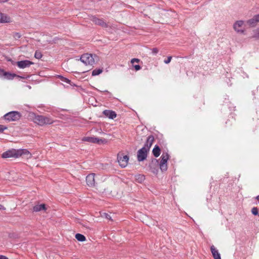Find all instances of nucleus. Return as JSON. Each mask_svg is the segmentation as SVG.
<instances>
[{"mask_svg": "<svg viewBox=\"0 0 259 259\" xmlns=\"http://www.w3.org/2000/svg\"><path fill=\"white\" fill-rule=\"evenodd\" d=\"M33 121L39 125L43 126L45 124H50L53 123L54 120L50 117L35 115L33 117Z\"/></svg>", "mask_w": 259, "mask_h": 259, "instance_id": "f257e3e1", "label": "nucleus"}, {"mask_svg": "<svg viewBox=\"0 0 259 259\" xmlns=\"http://www.w3.org/2000/svg\"><path fill=\"white\" fill-rule=\"evenodd\" d=\"M5 119L10 121H17L21 117V114L18 111H11L4 115Z\"/></svg>", "mask_w": 259, "mask_h": 259, "instance_id": "f03ea898", "label": "nucleus"}, {"mask_svg": "<svg viewBox=\"0 0 259 259\" xmlns=\"http://www.w3.org/2000/svg\"><path fill=\"white\" fill-rule=\"evenodd\" d=\"M80 61L85 65H93L95 62L93 55L91 54H83L80 57Z\"/></svg>", "mask_w": 259, "mask_h": 259, "instance_id": "7ed1b4c3", "label": "nucleus"}, {"mask_svg": "<svg viewBox=\"0 0 259 259\" xmlns=\"http://www.w3.org/2000/svg\"><path fill=\"white\" fill-rule=\"evenodd\" d=\"M161 160L160 161L159 167L161 171H166L167 169V161L169 159V155L167 153H163L161 156Z\"/></svg>", "mask_w": 259, "mask_h": 259, "instance_id": "20e7f679", "label": "nucleus"}, {"mask_svg": "<svg viewBox=\"0 0 259 259\" xmlns=\"http://www.w3.org/2000/svg\"><path fill=\"white\" fill-rule=\"evenodd\" d=\"M82 141L88 142L92 143L98 144H105L107 143V140L105 139H99L96 137H85L82 139Z\"/></svg>", "mask_w": 259, "mask_h": 259, "instance_id": "39448f33", "label": "nucleus"}, {"mask_svg": "<svg viewBox=\"0 0 259 259\" xmlns=\"http://www.w3.org/2000/svg\"><path fill=\"white\" fill-rule=\"evenodd\" d=\"M2 157L3 158H18V150L12 149L8 150L2 154Z\"/></svg>", "mask_w": 259, "mask_h": 259, "instance_id": "423d86ee", "label": "nucleus"}, {"mask_svg": "<svg viewBox=\"0 0 259 259\" xmlns=\"http://www.w3.org/2000/svg\"><path fill=\"white\" fill-rule=\"evenodd\" d=\"M148 151V150H147V148L143 147L138 150L137 152L138 160L139 161H142L145 160L147 157Z\"/></svg>", "mask_w": 259, "mask_h": 259, "instance_id": "0eeeda50", "label": "nucleus"}, {"mask_svg": "<svg viewBox=\"0 0 259 259\" xmlns=\"http://www.w3.org/2000/svg\"><path fill=\"white\" fill-rule=\"evenodd\" d=\"M244 22L242 20L237 21L233 25V28L237 32L242 34L244 32V29L243 27Z\"/></svg>", "mask_w": 259, "mask_h": 259, "instance_id": "6e6552de", "label": "nucleus"}, {"mask_svg": "<svg viewBox=\"0 0 259 259\" xmlns=\"http://www.w3.org/2000/svg\"><path fill=\"white\" fill-rule=\"evenodd\" d=\"M118 162L121 167H125L128 163V157L127 155L121 156L118 155L117 156Z\"/></svg>", "mask_w": 259, "mask_h": 259, "instance_id": "1a4fd4ad", "label": "nucleus"}, {"mask_svg": "<svg viewBox=\"0 0 259 259\" xmlns=\"http://www.w3.org/2000/svg\"><path fill=\"white\" fill-rule=\"evenodd\" d=\"M33 64V62L29 60H23L17 62V66L20 69H24L29 67L31 65Z\"/></svg>", "mask_w": 259, "mask_h": 259, "instance_id": "9d476101", "label": "nucleus"}, {"mask_svg": "<svg viewBox=\"0 0 259 259\" xmlns=\"http://www.w3.org/2000/svg\"><path fill=\"white\" fill-rule=\"evenodd\" d=\"M86 182L88 186L90 187L94 186L95 185V174H91L86 177Z\"/></svg>", "mask_w": 259, "mask_h": 259, "instance_id": "9b49d317", "label": "nucleus"}, {"mask_svg": "<svg viewBox=\"0 0 259 259\" xmlns=\"http://www.w3.org/2000/svg\"><path fill=\"white\" fill-rule=\"evenodd\" d=\"M16 74L10 73L5 72L3 70H0V76H4L5 78L7 79H13L14 77L16 76Z\"/></svg>", "mask_w": 259, "mask_h": 259, "instance_id": "f8f14e48", "label": "nucleus"}, {"mask_svg": "<svg viewBox=\"0 0 259 259\" xmlns=\"http://www.w3.org/2000/svg\"><path fill=\"white\" fill-rule=\"evenodd\" d=\"M25 155L26 158L27 159H29L31 158V154L29 152V151H28L26 149H18V157L22 156Z\"/></svg>", "mask_w": 259, "mask_h": 259, "instance_id": "ddd939ff", "label": "nucleus"}, {"mask_svg": "<svg viewBox=\"0 0 259 259\" xmlns=\"http://www.w3.org/2000/svg\"><path fill=\"white\" fill-rule=\"evenodd\" d=\"M259 22V14L255 15L251 19L247 21V23L250 26H254Z\"/></svg>", "mask_w": 259, "mask_h": 259, "instance_id": "4468645a", "label": "nucleus"}, {"mask_svg": "<svg viewBox=\"0 0 259 259\" xmlns=\"http://www.w3.org/2000/svg\"><path fill=\"white\" fill-rule=\"evenodd\" d=\"M103 113L105 116L111 119L115 118L117 115L114 111L109 110H105Z\"/></svg>", "mask_w": 259, "mask_h": 259, "instance_id": "2eb2a0df", "label": "nucleus"}, {"mask_svg": "<svg viewBox=\"0 0 259 259\" xmlns=\"http://www.w3.org/2000/svg\"><path fill=\"white\" fill-rule=\"evenodd\" d=\"M92 20L95 24L100 25L102 27H106L107 26L106 23L102 19H99L96 17H93Z\"/></svg>", "mask_w": 259, "mask_h": 259, "instance_id": "dca6fc26", "label": "nucleus"}, {"mask_svg": "<svg viewBox=\"0 0 259 259\" xmlns=\"http://www.w3.org/2000/svg\"><path fill=\"white\" fill-rule=\"evenodd\" d=\"M210 250L214 259H221L220 254L213 245L211 246Z\"/></svg>", "mask_w": 259, "mask_h": 259, "instance_id": "f3484780", "label": "nucleus"}, {"mask_svg": "<svg viewBox=\"0 0 259 259\" xmlns=\"http://www.w3.org/2000/svg\"><path fill=\"white\" fill-rule=\"evenodd\" d=\"M154 141V137L152 136H149L147 139L146 142L145 143L143 148H147V150L149 151L150 148L152 146Z\"/></svg>", "mask_w": 259, "mask_h": 259, "instance_id": "a211bd4d", "label": "nucleus"}, {"mask_svg": "<svg viewBox=\"0 0 259 259\" xmlns=\"http://www.w3.org/2000/svg\"><path fill=\"white\" fill-rule=\"evenodd\" d=\"M46 210L47 207L44 204L36 205L33 208V210L35 212H38L41 210L46 211Z\"/></svg>", "mask_w": 259, "mask_h": 259, "instance_id": "6ab92c4d", "label": "nucleus"}, {"mask_svg": "<svg viewBox=\"0 0 259 259\" xmlns=\"http://www.w3.org/2000/svg\"><path fill=\"white\" fill-rule=\"evenodd\" d=\"M10 18L7 15L0 13V23L10 22Z\"/></svg>", "mask_w": 259, "mask_h": 259, "instance_id": "aec40b11", "label": "nucleus"}, {"mask_svg": "<svg viewBox=\"0 0 259 259\" xmlns=\"http://www.w3.org/2000/svg\"><path fill=\"white\" fill-rule=\"evenodd\" d=\"M160 149L158 146H155L153 149L152 152L155 157H157L160 155Z\"/></svg>", "mask_w": 259, "mask_h": 259, "instance_id": "412c9836", "label": "nucleus"}, {"mask_svg": "<svg viewBox=\"0 0 259 259\" xmlns=\"http://www.w3.org/2000/svg\"><path fill=\"white\" fill-rule=\"evenodd\" d=\"M75 238L79 241H84L86 239L85 236L81 234L77 233L75 235Z\"/></svg>", "mask_w": 259, "mask_h": 259, "instance_id": "4be33fe9", "label": "nucleus"}, {"mask_svg": "<svg viewBox=\"0 0 259 259\" xmlns=\"http://www.w3.org/2000/svg\"><path fill=\"white\" fill-rule=\"evenodd\" d=\"M253 35L252 37L256 39H259V28L253 30Z\"/></svg>", "mask_w": 259, "mask_h": 259, "instance_id": "5701e85b", "label": "nucleus"}, {"mask_svg": "<svg viewBox=\"0 0 259 259\" xmlns=\"http://www.w3.org/2000/svg\"><path fill=\"white\" fill-rule=\"evenodd\" d=\"M145 180V177L143 175H139L136 176V180L139 183H142Z\"/></svg>", "mask_w": 259, "mask_h": 259, "instance_id": "b1692460", "label": "nucleus"}, {"mask_svg": "<svg viewBox=\"0 0 259 259\" xmlns=\"http://www.w3.org/2000/svg\"><path fill=\"white\" fill-rule=\"evenodd\" d=\"M102 70L101 69H95L92 71V75L96 76L100 74L102 72Z\"/></svg>", "mask_w": 259, "mask_h": 259, "instance_id": "393cba45", "label": "nucleus"}, {"mask_svg": "<svg viewBox=\"0 0 259 259\" xmlns=\"http://www.w3.org/2000/svg\"><path fill=\"white\" fill-rule=\"evenodd\" d=\"M34 57L36 59H40L42 57V55L40 52L36 51L34 54Z\"/></svg>", "mask_w": 259, "mask_h": 259, "instance_id": "a878e982", "label": "nucleus"}, {"mask_svg": "<svg viewBox=\"0 0 259 259\" xmlns=\"http://www.w3.org/2000/svg\"><path fill=\"white\" fill-rule=\"evenodd\" d=\"M59 77L60 78V79H61V80L63 82H66V83H70V80H69L68 79L65 78V77H64L62 76H59Z\"/></svg>", "mask_w": 259, "mask_h": 259, "instance_id": "bb28decb", "label": "nucleus"}, {"mask_svg": "<svg viewBox=\"0 0 259 259\" xmlns=\"http://www.w3.org/2000/svg\"><path fill=\"white\" fill-rule=\"evenodd\" d=\"M102 217H104V218H105L106 219H108V220H111V217L110 216V214H108V213H104L102 215Z\"/></svg>", "mask_w": 259, "mask_h": 259, "instance_id": "cd10ccee", "label": "nucleus"}, {"mask_svg": "<svg viewBox=\"0 0 259 259\" xmlns=\"http://www.w3.org/2000/svg\"><path fill=\"white\" fill-rule=\"evenodd\" d=\"M251 212H252V214H253L255 215H256L258 214V210L256 207L252 208V209L251 210Z\"/></svg>", "mask_w": 259, "mask_h": 259, "instance_id": "c85d7f7f", "label": "nucleus"}, {"mask_svg": "<svg viewBox=\"0 0 259 259\" xmlns=\"http://www.w3.org/2000/svg\"><path fill=\"white\" fill-rule=\"evenodd\" d=\"M159 52V50L157 48H153L152 49V53L153 54V55H156Z\"/></svg>", "mask_w": 259, "mask_h": 259, "instance_id": "c756f323", "label": "nucleus"}, {"mask_svg": "<svg viewBox=\"0 0 259 259\" xmlns=\"http://www.w3.org/2000/svg\"><path fill=\"white\" fill-rule=\"evenodd\" d=\"M172 57L171 56H169L167 57V59L164 60V62L165 64H168L171 61Z\"/></svg>", "mask_w": 259, "mask_h": 259, "instance_id": "7c9ffc66", "label": "nucleus"}, {"mask_svg": "<svg viewBox=\"0 0 259 259\" xmlns=\"http://www.w3.org/2000/svg\"><path fill=\"white\" fill-rule=\"evenodd\" d=\"M7 128V127L6 126L0 124V132H3Z\"/></svg>", "mask_w": 259, "mask_h": 259, "instance_id": "2f4dec72", "label": "nucleus"}, {"mask_svg": "<svg viewBox=\"0 0 259 259\" xmlns=\"http://www.w3.org/2000/svg\"><path fill=\"white\" fill-rule=\"evenodd\" d=\"M139 59H136V58H134V59H132L131 60V63L132 64H134L135 62H139Z\"/></svg>", "mask_w": 259, "mask_h": 259, "instance_id": "473e14b6", "label": "nucleus"}, {"mask_svg": "<svg viewBox=\"0 0 259 259\" xmlns=\"http://www.w3.org/2000/svg\"><path fill=\"white\" fill-rule=\"evenodd\" d=\"M15 38H19L21 37V35L19 33H15L14 35Z\"/></svg>", "mask_w": 259, "mask_h": 259, "instance_id": "72a5a7b5", "label": "nucleus"}, {"mask_svg": "<svg viewBox=\"0 0 259 259\" xmlns=\"http://www.w3.org/2000/svg\"><path fill=\"white\" fill-rule=\"evenodd\" d=\"M134 67L136 70H139L141 69V66L139 65H134Z\"/></svg>", "mask_w": 259, "mask_h": 259, "instance_id": "f704fd0d", "label": "nucleus"}, {"mask_svg": "<svg viewBox=\"0 0 259 259\" xmlns=\"http://www.w3.org/2000/svg\"><path fill=\"white\" fill-rule=\"evenodd\" d=\"M0 259H9V258L5 255H0Z\"/></svg>", "mask_w": 259, "mask_h": 259, "instance_id": "c9c22d12", "label": "nucleus"}, {"mask_svg": "<svg viewBox=\"0 0 259 259\" xmlns=\"http://www.w3.org/2000/svg\"><path fill=\"white\" fill-rule=\"evenodd\" d=\"M9 0H0V3H4L8 1Z\"/></svg>", "mask_w": 259, "mask_h": 259, "instance_id": "e433bc0d", "label": "nucleus"}, {"mask_svg": "<svg viewBox=\"0 0 259 259\" xmlns=\"http://www.w3.org/2000/svg\"><path fill=\"white\" fill-rule=\"evenodd\" d=\"M3 209V206L2 205H0V209Z\"/></svg>", "mask_w": 259, "mask_h": 259, "instance_id": "4c0bfd02", "label": "nucleus"}, {"mask_svg": "<svg viewBox=\"0 0 259 259\" xmlns=\"http://www.w3.org/2000/svg\"><path fill=\"white\" fill-rule=\"evenodd\" d=\"M104 92L108 93V92L107 91H105Z\"/></svg>", "mask_w": 259, "mask_h": 259, "instance_id": "58836bf2", "label": "nucleus"}, {"mask_svg": "<svg viewBox=\"0 0 259 259\" xmlns=\"http://www.w3.org/2000/svg\"><path fill=\"white\" fill-rule=\"evenodd\" d=\"M28 88L30 89L31 88V87L30 86H28Z\"/></svg>", "mask_w": 259, "mask_h": 259, "instance_id": "ea45409f", "label": "nucleus"}]
</instances>
